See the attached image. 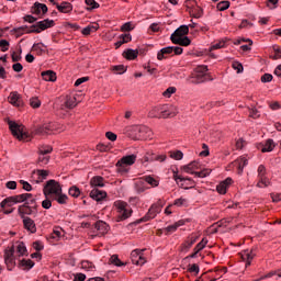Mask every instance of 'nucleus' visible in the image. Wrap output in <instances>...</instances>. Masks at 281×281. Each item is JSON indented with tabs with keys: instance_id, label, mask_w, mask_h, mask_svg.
I'll list each match as a JSON object with an SVG mask.
<instances>
[{
	"instance_id": "nucleus-31",
	"label": "nucleus",
	"mask_w": 281,
	"mask_h": 281,
	"mask_svg": "<svg viewBox=\"0 0 281 281\" xmlns=\"http://www.w3.org/2000/svg\"><path fill=\"white\" fill-rule=\"evenodd\" d=\"M198 239H199V237H196V236L189 237L182 245V251H188V249H190L192 247V245H194V243H196Z\"/></svg>"
},
{
	"instance_id": "nucleus-7",
	"label": "nucleus",
	"mask_w": 281,
	"mask_h": 281,
	"mask_svg": "<svg viewBox=\"0 0 281 281\" xmlns=\"http://www.w3.org/2000/svg\"><path fill=\"white\" fill-rule=\"evenodd\" d=\"M56 25V22L54 20L45 19L43 21L37 22L36 24H33L31 26L33 34H41V32H45V30H49V27H54Z\"/></svg>"
},
{
	"instance_id": "nucleus-15",
	"label": "nucleus",
	"mask_w": 281,
	"mask_h": 281,
	"mask_svg": "<svg viewBox=\"0 0 281 281\" xmlns=\"http://www.w3.org/2000/svg\"><path fill=\"white\" fill-rule=\"evenodd\" d=\"M47 4L35 2L31 9V12L37 16H45V14H47Z\"/></svg>"
},
{
	"instance_id": "nucleus-25",
	"label": "nucleus",
	"mask_w": 281,
	"mask_h": 281,
	"mask_svg": "<svg viewBox=\"0 0 281 281\" xmlns=\"http://www.w3.org/2000/svg\"><path fill=\"white\" fill-rule=\"evenodd\" d=\"M90 186L93 189L104 188V178H102L101 176H95L91 178Z\"/></svg>"
},
{
	"instance_id": "nucleus-44",
	"label": "nucleus",
	"mask_w": 281,
	"mask_h": 281,
	"mask_svg": "<svg viewBox=\"0 0 281 281\" xmlns=\"http://www.w3.org/2000/svg\"><path fill=\"white\" fill-rule=\"evenodd\" d=\"M162 207H164V202L159 200L156 204H153L149 209H151L153 212H155L156 214H160Z\"/></svg>"
},
{
	"instance_id": "nucleus-61",
	"label": "nucleus",
	"mask_w": 281,
	"mask_h": 281,
	"mask_svg": "<svg viewBox=\"0 0 281 281\" xmlns=\"http://www.w3.org/2000/svg\"><path fill=\"white\" fill-rule=\"evenodd\" d=\"M176 91H177V88H175V87H169V88L162 93V95H164L165 98H170V95H172V93H176Z\"/></svg>"
},
{
	"instance_id": "nucleus-54",
	"label": "nucleus",
	"mask_w": 281,
	"mask_h": 281,
	"mask_svg": "<svg viewBox=\"0 0 281 281\" xmlns=\"http://www.w3.org/2000/svg\"><path fill=\"white\" fill-rule=\"evenodd\" d=\"M188 271L190 273H195V276H199V271H200L199 265H196V263L189 265L188 266Z\"/></svg>"
},
{
	"instance_id": "nucleus-13",
	"label": "nucleus",
	"mask_w": 281,
	"mask_h": 281,
	"mask_svg": "<svg viewBox=\"0 0 281 281\" xmlns=\"http://www.w3.org/2000/svg\"><path fill=\"white\" fill-rule=\"evenodd\" d=\"M190 32V29L188 25H181L178 27L170 36L171 43L177 41V38H183L186 35H188Z\"/></svg>"
},
{
	"instance_id": "nucleus-34",
	"label": "nucleus",
	"mask_w": 281,
	"mask_h": 281,
	"mask_svg": "<svg viewBox=\"0 0 281 281\" xmlns=\"http://www.w3.org/2000/svg\"><path fill=\"white\" fill-rule=\"evenodd\" d=\"M138 54H139V52L132 49V48H128L123 53V55L125 56V58L127 60H135V58H137Z\"/></svg>"
},
{
	"instance_id": "nucleus-29",
	"label": "nucleus",
	"mask_w": 281,
	"mask_h": 281,
	"mask_svg": "<svg viewBox=\"0 0 281 281\" xmlns=\"http://www.w3.org/2000/svg\"><path fill=\"white\" fill-rule=\"evenodd\" d=\"M42 78L46 80V82H56V72H54V70L43 71Z\"/></svg>"
},
{
	"instance_id": "nucleus-46",
	"label": "nucleus",
	"mask_w": 281,
	"mask_h": 281,
	"mask_svg": "<svg viewBox=\"0 0 281 281\" xmlns=\"http://www.w3.org/2000/svg\"><path fill=\"white\" fill-rule=\"evenodd\" d=\"M229 9V1L224 0L217 3V10H220V12H225V10Z\"/></svg>"
},
{
	"instance_id": "nucleus-43",
	"label": "nucleus",
	"mask_w": 281,
	"mask_h": 281,
	"mask_svg": "<svg viewBox=\"0 0 281 281\" xmlns=\"http://www.w3.org/2000/svg\"><path fill=\"white\" fill-rule=\"evenodd\" d=\"M76 105V97H67L65 101L66 109H75Z\"/></svg>"
},
{
	"instance_id": "nucleus-52",
	"label": "nucleus",
	"mask_w": 281,
	"mask_h": 281,
	"mask_svg": "<svg viewBox=\"0 0 281 281\" xmlns=\"http://www.w3.org/2000/svg\"><path fill=\"white\" fill-rule=\"evenodd\" d=\"M132 30H135V25H133L132 22L124 23L121 26V32H132Z\"/></svg>"
},
{
	"instance_id": "nucleus-32",
	"label": "nucleus",
	"mask_w": 281,
	"mask_h": 281,
	"mask_svg": "<svg viewBox=\"0 0 281 281\" xmlns=\"http://www.w3.org/2000/svg\"><path fill=\"white\" fill-rule=\"evenodd\" d=\"M143 179L146 186H150L151 188H157L159 186V180L155 179L151 176H144Z\"/></svg>"
},
{
	"instance_id": "nucleus-39",
	"label": "nucleus",
	"mask_w": 281,
	"mask_h": 281,
	"mask_svg": "<svg viewBox=\"0 0 281 281\" xmlns=\"http://www.w3.org/2000/svg\"><path fill=\"white\" fill-rule=\"evenodd\" d=\"M235 164H236L239 172H243V170H245V166H247V164H248V160L246 157H240L239 159H237L235 161Z\"/></svg>"
},
{
	"instance_id": "nucleus-48",
	"label": "nucleus",
	"mask_w": 281,
	"mask_h": 281,
	"mask_svg": "<svg viewBox=\"0 0 281 281\" xmlns=\"http://www.w3.org/2000/svg\"><path fill=\"white\" fill-rule=\"evenodd\" d=\"M81 269H85L86 271H94L95 266L91 261H83L81 262Z\"/></svg>"
},
{
	"instance_id": "nucleus-28",
	"label": "nucleus",
	"mask_w": 281,
	"mask_h": 281,
	"mask_svg": "<svg viewBox=\"0 0 281 281\" xmlns=\"http://www.w3.org/2000/svg\"><path fill=\"white\" fill-rule=\"evenodd\" d=\"M98 30H100V24L93 22L92 24H89L82 30V34L85 36H89V34H91L92 32H98Z\"/></svg>"
},
{
	"instance_id": "nucleus-56",
	"label": "nucleus",
	"mask_w": 281,
	"mask_h": 281,
	"mask_svg": "<svg viewBox=\"0 0 281 281\" xmlns=\"http://www.w3.org/2000/svg\"><path fill=\"white\" fill-rule=\"evenodd\" d=\"M9 47H10V42L9 41L0 40L1 52H8Z\"/></svg>"
},
{
	"instance_id": "nucleus-14",
	"label": "nucleus",
	"mask_w": 281,
	"mask_h": 281,
	"mask_svg": "<svg viewBox=\"0 0 281 281\" xmlns=\"http://www.w3.org/2000/svg\"><path fill=\"white\" fill-rule=\"evenodd\" d=\"M134 190L136 194H142L146 192V190H150V187L146 186V180H144V177H142L135 180Z\"/></svg>"
},
{
	"instance_id": "nucleus-47",
	"label": "nucleus",
	"mask_w": 281,
	"mask_h": 281,
	"mask_svg": "<svg viewBox=\"0 0 281 281\" xmlns=\"http://www.w3.org/2000/svg\"><path fill=\"white\" fill-rule=\"evenodd\" d=\"M110 262H111V265H115V267H124V262H122V260H120L117 255H113L110 258Z\"/></svg>"
},
{
	"instance_id": "nucleus-60",
	"label": "nucleus",
	"mask_w": 281,
	"mask_h": 281,
	"mask_svg": "<svg viewBox=\"0 0 281 281\" xmlns=\"http://www.w3.org/2000/svg\"><path fill=\"white\" fill-rule=\"evenodd\" d=\"M205 245H207V239L203 238L196 246V251H203L205 249Z\"/></svg>"
},
{
	"instance_id": "nucleus-30",
	"label": "nucleus",
	"mask_w": 281,
	"mask_h": 281,
	"mask_svg": "<svg viewBox=\"0 0 281 281\" xmlns=\"http://www.w3.org/2000/svg\"><path fill=\"white\" fill-rule=\"evenodd\" d=\"M172 53H173L172 46L165 47L158 52L157 59L164 60V58H166V56H169V54H172Z\"/></svg>"
},
{
	"instance_id": "nucleus-11",
	"label": "nucleus",
	"mask_w": 281,
	"mask_h": 281,
	"mask_svg": "<svg viewBox=\"0 0 281 281\" xmlns=\"http://www.w3.org/2000/svg\"><path fill=\"white\" fill-rule=\"evenodd\" d=\"M131 260L133 265L142 266L146 265V258H144V249H135L131 252Z\"/></svg>"
},
{
	"instance_id": "nucleus-55",
	"label": "nucleus",
	"mask_w": 281,
	"mask_h": 281,
	"mask_svg": "<svg viewBox=\"0 0 281 281\" xmlns=\"http://www.w3.org/2000/svg\"><path fill=\"white\" fill-rule=\"evenodd\" d=\"M173 205H177V207H183V205H188V201L183 198L176 199Z\"/></svg>"
},
{
	"instance_id": "nucleus-49",
	"label": "nucleus",
	"mask_w": 281,
	"mask_h": 281,
	"mask_svg": "<svg viewBox=\"0 0 281 281\" xmlns=\"http://www.w3.org/2000/svg\"><path fill=\"white\" fill-rule=\"evenodd\" d=\"M43 47H45V44L43 43L34 44L32 47V52H36L41 56V54L45 52Z\"/></svg>"
},
{
	"instance_id": "nucleus-10",
	"label": "nucleus",
	"mask_w": 281,
	"mask_h": 281,
	"mask_svg": "<svg viewBox=\"0 0 281 281\" xmlns=\"http://www.w3.org/2000/svg\"><path fill=\"white\" fill-rule=\"evenodd\" d=\"M166 111H168V104H165V105H157V106H154L148 115L149 117H157L158 120H167L168 119V114H166Z\"/></svg>"
},
{
	"instance_id": "nucleus-22",
	"label": "nucleus",
	"mask_w": 281,
	"mask_h": 281,
	"mask_svg": "<svg viewBox=\"0 0 281 281\" xmlns=\"http://www.w3.org/2000/svg\"><path fill=\"white\" fill-rule=\"evenodd\" d=\"M23 225L27 232H31V234H36V223H34V220L31 217H24Z\"/></svg>"
},
{
	"instance_id": "nucleus-53",
	"label": "nucleus",
	"mask_w": 281,
	"mask_h": 281,
	"mask_svg": "<svg viewBox=\"0 0 281 281\" xmlns=\"http://www.w3.org/2000/svg\"><path fill=\"white\" fill-rule=\"evenodd\" d=\"M210 172H212V170L210 169H203L201 171H196L195 172V177H198L199 179H204V177L210 176Z\"/></svg>"
},
{
	"instance_id": "nucleus-45",
	"label": "nucleus",
	"mask_w": 281,
	"mask_h": 281,
	"mask_svg": "<svg viewBox=\"0 0 281 281\" xmlns=\"http://www.w3.org/2000/svg\"><path fill=\"white\" fill-rule=\"evenodd\" d=\"M68 194L70 196H74L75 199H78V196L80 195V189L76 186H72L68 190Z\"/></svg>"
},
{
	"instance_id": "nucleus-3",
	"label": "nucleus",
	"mask_w": 281,
	"mask_h": 281,
	"mask_svg": "<svg viewBox=\"0 0 281 281\" xmlns=\"http://www.w3.org/2000/svg\"><path fill=\"white\" fill-rule=\"evenodd\" d=\"M213 76L207 72V66H198L194 69V74L191 77V82L194 85H201V82H212Z\"/></svg>"
},
{
	"instance_id": "nucleus-26",
	"label": "nucleus",
	"mask_w": 281,
	"mask_h": 281,
	"mask_svg": "<svg viewBox=\"0 0 281 281\" xmlns=\"http://www.w3.org/2000/svg\"><path fill=\"white\" fill-rule=\"evenodd\" d=\"M156 216L157 213L149 209L145 216L136 221V224L139 225V223H148V221H153Z\"/></svg>"
},
{
	"instance_id": "nucleus-12",
	"label": "nucleus",
	"mask_w": 281,
	"mask_h": 281,
	"mask_svg": "<svg viewBox=\"0 0 281 281\" xmlns=\"http://www.w3.org/2000/svg\"><path fill=\"white\" fill-rule=\"evenodd\" d=\"M267 172V168H265L263 165H260L258 167V178H259V182L257 183L258 188H262V186H265V188H267V186H269V180L267 178V176H265Z\"/></svg>"
},
{
	"instance_id": "nucleus-50",
	"label": "nucleus",
	"mask_w": 281,
	"mask_h": 281,
	"mask_svg": "<svg viewBox=\"0 0 281 281\" xmlns=\"http://www.w3.org/2000/svg\"><path fill=\"white\" fill-rule=\"evenodd\" d=\"M169 155L171 159H177V160L183 159V151L181 150L170 151Z\"/></svg>"
},
{
	"instance_id": "nucleus-27",
	"label": "nucleus",
	"mask_w": 281,
	"mask_h": 281,
	"mask_svg": "<svg viewBox=\"0 0 281 281\" xmlns=\"http://www.w3.org/2000/svg\"><path fill=\"white\" fill-rule=\"evenodd\" d=\"M256 257V254H254V250L249 251H245L241 255V260H244V262H246V267H250L251 266V261L254 260V258Z\"/></svg>"
},
{
	"instance_id": "nucleus-35",
	"label": "nucleus",
	"mask_w": 281,
	"mask_h": 281,
	"mask_svg": "<svg viewBox=\"0 0 281 281\" xmlns=\"http://www.w3.org/2000/svg\"><path fill=\"white\" fill-rule=\"evenodd\" d=\"M15 199V204L16 203H25V201H27V199H32V193H22V194H18V195H13Z\"/></svg>"
},
{
	"instance_id": "nucleus-38",
	"label": "nucleus",
	"mask_w": 281,
	"mask_h": 281,
	"mask_svg": "<svg viewBox=\"0 0 281 281\" xmlns=\"http://www.w3.org/2000/svg\"><path fill=\"white\" fill-rule=\"evenodd\" d=\"M111 71H113V74H116L119 76H122V74H126V66L124 65H116V66H111Z\"/></svg>"
},
{
	"instance_id": "nucleus-23",
	"label": "nucleus",
	"mask_w": 281,
	"mask_h": 281,
	"mask_svg": "<svg viewBox=\"0 0 281 281\" xmlns=\"http://www.w3.org/2000/svg\"><path fill=\"white\" fill-rule=\"evenodd\" d=\"M94 229L101 234V236H104L109 232V224H106L104 221H98L94 224Z\"/></svg>"
},
{
	"instance_id": "nucleus-4",
	"label": "nucleus",
	"mask_w": 281,
	"mask_h": 281,
	"mask_svg": "<svg viewBox=\"0 0 281 281\" xmlns=\"http://www.w3.org/2000/svg\"><path fill=\"white\" fill-rule=\"evenodd\" d=\"M114 207L117 212L116 221L117 223L122 221H126V218H131V215L133 214V210H131V206H128V203L117 200L114 202Z\"/></svg>"
},
{
	"instance_id": "nucleus-19",
	"label": "nucleus",
	"mask_w": 281,
	"mask_h": 281,
	"mask_svg": "<svg viewBox=\"0 0 281 281\" xmlns=\"http://www.w3.org/2000/svg\"><path fill=\"white\" fill-rule=\"evenodd\" d=\"M233 183L232 178H226L220 184H217L216 190L218 194H227V188H229Z\"/></svg>"
},
{
	"instance_id": "nucleus-8",
	"label": "nucleus",
	"mask_w": 281,
	"mask_h": 281,
	"mask_svg": "<svg viewBox=\"0 0 281 281\" xmlns=\"http://www.w3.org/2000/svg\"><path fill=\"white\" fill-rule=\"evenodd\" d=\"M38 205L29 206L27 204H22L18 207L19 216L24 220L29 218L27 216H36Z\"/></svg>"
},
{
	"instance_id": "nucleus-9",
	"label": "nucleus",
	"mask_w": 281,
	"mask_h": 281,
	"mask_svg": "<svg viewBox=\"0 0 281 281\" xmlns=\"http://www.w3.org/2000/svg\"><path fill=\"white\" fill-rule=\"evenodd\" d=\"M133 131L136 133V139H150L153 137V130L146 125L134 126Z\"/></svg>"
},
{
	"instance_id": "nucleus-1",
	"label": "nucleus",
	"mask_w": 281,
	"mask_h": 281,
	"mask_svg": "<svg viewBox=\"0 0 281 281\" xmlns=\"http://www.w3.org/2000/svg\"><path fill=\"white\" fill-rule=\"evenodd\" d=\"M21 256H27V247L23 241H16L11 248L4 250V262L8 271H12L16 267V260H19L18 267L23 271H30L34 267V261L20 259Z\"/></svg>"
},
{
	"instance_id": "nucleus-16",
	"label": "nucleus",
	"mask_w": 281,
	"mask_h": 281,
	"mask_svg": "<svg viewBox=\"0 0 281 281\" xmlns=\"http://www.w3.org/2000/svg\"><path fill=\"white\" fill-rule=\"evenodd\" d=\"M8 100L13 106H23V99L21 98V94H19V92L16 91L11 92Z\"/></svg>"
},
{
	"instance_id": "nucleus-5",
	"label": "nucleus",
	"mask_w": 281,
	"mask_h": 281,
	"mask_svg": "<svg viewBox=\"0 0 281 281\" xmlns=\"http://www.w3.org/2000/svg\"><path fill=\"white\" fill-rule=\"evenodd\" d=\"M135 161H137V155H135V154L122 157L116 162V167H117L119 172H121V175L128 173V170H131L130 166H133V164H135Z\"/></svg>"
},
{
	"instance_id": "nucleus-36",
	"label": "nucleus",
	"mask_w": 281,
	"mask_h": 281,
	"mask_svg": "<svg viewBox=\"0 0 281 281\" xmlns=\"http://www.w3.org/2000/svg\"><path fill=\"white\" fill-rule=\"evenodd\" d=\"M173 45H181L182 47H188V45H190V43H192L188 36H184V37H180V38H177V40H173Z\"/></svg>"
},
{
	"instance_id": "nucleus-41",
	"label": "nucleus",
	"mask_w": 281,
	"mask_h": 281,
	"mask_svg": "<svg viewBox=\"0 0 281 281\" xmlns=\"http://www.w3.org/2000/svg\"><path fill=\"white\" fill-rule=\"evenodd\" d=\"M15 34L18 36H23V34H33L32 26L31 27H29V26H21V27L15 30Z\"/></svg>"
},
{
	"instance_id": "nucleus-51",
	"label": "nucleus",
	"mask_w": 281,
	"mask_h": 281,
	"mask_svg": "<svg viewBox=\"0 0 281 281\" xmlns=\"http://www.w3.org/2000/svg\"><path fill=\"white\" fill-rule=\"evenodd\" d=\"M38 164H42V166H47V164H49V156L45 154H40Z\"/></svg>"
},
{
	"instance_id": "nucleus-18",
	"label": "nucleus",
	"mask_w": 281,
	"mask_h": 281,
	"mask_svg": "<svg viewBox=\"0 0 281 281\" xmlns=\"http://www.w3.org/2000/svg\"><path fill=\"white\" fill-rule=\"evenodd\" d=\"M274 148L276 142H273L271 138L258 145V150H261V153H271Z\"/></svg>"
},
{
	"instance_id": "nucleus-57",
	"label": "nucleus",
	"mask_w": 281,
	"mask_h": 281,
	"mask_svg": "<svg viewBox=\"0 0 281 281\" xmlns=\"http://www.w3.org/2000/svg\"><path fill=\"white\" fill-rule=\"evenodd\" d=\"M19 183L22 184V188H23L26 192H32V184H30V182H27V181H25V180H20Z\"/></svg>"
},
{
	"instance_id": "nucleus-64",
	"label": "nucleus",
	"mask_w": 281,
	"mask_h": 281,
	"mask_svg": "<svg viewBox=\"0 0 281 281\" xmlns=\"http://www.w3.org/2000/svg\"><path fill=\"white\" fill-rule=\"evenodd\" d=\"M87 276L85 273H77L75 274L74 281H86Z\"/></svg>"
},
{
	"instance_id": "nucleus-42",
	"label": "nucleus",
	"mask_w": 281,
	"mask_h": 281,
	"mask_svg": "<svg viewBox=\"0 0 281 281\" xmlns=\"http://www.w3.org/2000/svg\"><path fill=\"white\" fill-rule=\"evenodd\" d=\"M177 113H179V110L177 109V106L167 104V111H166L167 117H175Z\"/></svg>"
},
{
	"instance_id": "nucleus-20",
	"label": "nucleus",
	"mask_w": 281,
	"mask_h": 281,
	"mask_svg": "<svg viewBox=\"0 0 281 281\" xmlns=\"http://www.w3.org/2000/svg\"><path fill=\"white\" fill-rule=\"evenodd\" d=\"M201 168V165L198 161H192L187 166L182 167V170L187 172L188 175H196V170Z\"/></svg>"
},
{
	"instance_id": "nucleus-58",
	"label": "nucleus",
	"mask_w": 281,
	"mask_h": 281,
	"mask_svg": "<svg viewBox=\"0 0 281 281\" xmlns=\"http://www.w3.org/2000/svg\"><path fill=\"white\" fill-rule=\"evenodd\" d=\"M123 43H131L133 41V36H131L130 33L127 34H122L119 37Z\"/></svg>"
},
{
	"instance_id": "nucleus-33",
	"label": "nucleus",
	"mask_w": 281,
	"mask_h": 281,
	"mask_svg": "<svg viewBox=\"0 0 281 281\" xmlns=\"http://www.w3.org/2000/svg\"><path fill=\"white\" fill-rule=\"evenodd\" d=\"M5 205H7L8 207H12V205H16V200H15L14 195L5 198V199L0 203V207H2V209L5 207Z\"/></svg>"
},
{
	"instance_id": "nucleus-40",
	"label": "nucleus",
	"mask_w": 281,
	"mask_h": 281,
	"mask_svg": "<svg viewBox=\"0 0 281 281\" xmlns=\"http://www.w3.org/2000/svg\"><path fill=\"white\" fill-rule=\"evenodd\" d=\"M85 3L88 5V12H91V10H98V8H100V3H98L95 0H85Z\"/></svg>"
},
{
	"instance_id": "nucleus-21",
	"label": "nucleus",
	"mask_w": 281,
	"mask_h": 281,
	"mask_svg": "<svg viewBox=\"0 0 281 281\" xmlns=\"http://www.w3.org/2000/svg\"><path fill=\"white\" fill-rule=\"evenodd\" d=\"M90 198L94 201H103V199H106V192L100 189H92Z\"/></svg>"
},
{
	"instance_id": "nucleus-6",
	"label": "nucleus",
	"mask_w": 281,
	"mask_h": 281,
	"mask_svg": "<svg viewBox=\"0 0 281 281\" xmlns=\"http://www.w3.org/2000/svg\"><path fill=\"white\" fill-rule=\"evenodd\" d=\"M9 128L13 137H16L20 142L27 139V134L25 133V126L19 125L16 122L9 121Z\"/></svg>"
},
{
	"instance_id": "nucleus-2",
	"label": "nucleus",
	"mask_w": 281,
	"mask_h": 281,
	"mask_svg": "<svg viewBox=\"0 0 281 281\" xmlns=\"http://www.w3.org/2000/svg\"><path fill=\"white\" fill-rule=\"evenodd\" d=\"M44 196L46 199H52V201H57L59 205L67 204L68 196L63 193V187L56 180H48L44 187Z\"/></svg>"
},
{
	"instance_id": "nucleus-17",
	"label": "nucleus",
	"mask_w": 281,
	"mask_h": 281,
	"mask_svg": "<svg viewBox=\"0 0 281 281\" xmlns=\"http://www.w3.org/2000/svg\"><path fill=\"white\" fill-rule=\"evenodd\" d=\"M151 161H166V155H155L153 153H147L143 160H142V164H148V162H151Z\"/></svg>"
},
{
	"instance_id": "nucleus-59",
	"label": "nucleus",
	"mask_w": 281,
	"mask_h": 281,
	"mask_svg": "<svg viewBox=\"0 0 281 281\" xmlns=\"http://www.w3.org/2000/svg\"><path fill=\"white\" fill-rule=\"evenodd\" d=\"M30 104L33 109H38L41 106V100L38 98H32Z\"/></svg>"
},
{
	"instance_id": "nucleus-63",
	"label": "nucleus",
	"mask_w": 281,
	"mask_h": 281,
	"mask_svg": "<svg viewBox=\"0 0 281 281\" xmlns=\"http://www.w3.org/2000/svg\"><path fill=\"white\" fill-rule=\"evenodd\" d=\"M53 148L49 146H45L40 148V155H49V153H52Z\"/></svg>"
},
{
	"instance_id": "nucleus-62",
	"label": "nucleus",
	"mask_w": 281,
	"mask_h": 281,
	"mask_svg": "<svg viewBox=\"0 0 281 281\" xmlns=\"http://www.w3.org/2000/svg\"><path fill=\"white\" fill-rule=\"evenodd\" d=\"M52 198H46L43 202H42V207H44V210H49V207H52Z\"/></svg>"
},
{
	"instance_id": "nucleus-37",
	"label": "nucleus",
	"mask_w": 281,
	"mask_h": 281,
	"mask_svg": "<svg viewBox=\"0 0 281 281\" xmlns=\"http://www.w3.org/2000/svg\"><path fill=\"white\" fill-rule=\"evenodd\" d=\"M272 60H280L281 58V47L280 46H272V54L270 55Z\"/></svg>"
},
{
	"instance_id": "nucleus-24",
	"label": "nucleus",
	"mask_w": 281,
	"mask_h": 281,
	"mask_svg": "<svg viewBox=\"0 0 281 281\" xmlns=\"http://www.w3.org/2000/svg\"><path fill=\"white\" fill-rule=\"evenodd\" d=\"M56 8L58 12H61L63 14H69V12L74 10V5L69 2H61L60 4L56 3Z\"/></svg>"
}]
</instances>
